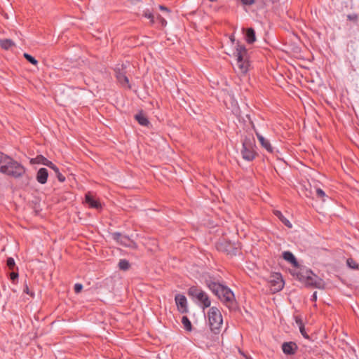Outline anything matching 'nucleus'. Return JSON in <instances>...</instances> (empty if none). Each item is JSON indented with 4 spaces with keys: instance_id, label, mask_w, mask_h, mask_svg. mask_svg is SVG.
Returning <instances> with one entry per match:
<instances>
[{
    "instance_id": "f257e3e1",
    "label": "nucleus",
    "mask_w": 359,
    "mask_h": 359,
    "mask_svg": "<svg viewBox=\"0 0 359 359\" xmlns=\"http://www.w3.org/2000/svg\"><path fill=\"white\" fill-rule=\"evenodd\" d=\"M205 285L230 310L236 309V300L233 292L226 285L215 281L210 278L206 279Z\"/></svg>"
},
{
    "instance_id": "f03ea898",
    "label": "nucleus",
    "mask_w": 359,
    "mask_h": 359,
    "mask_svg": "<svg viewBox=\"0 0 359 359\" xmlns=\"http://www.w3.org/2000/svg\"><path fill=\"white\" fill-rule=\"evenodd\" d=\"M242 149L241 151L242 157L247 161H252L257 156L255 139L252 134H248L242 137Z\"/></svg>"
},
{
    "instance_id": "7ed1b4c3",
    "label": "nucleus",
    "mask_w": 359,
    "mask_h": 359,
    "mask_svg": "<svg viewBox=\"0 0 359 359\" xmlns=\"http://www.w3.org/2000/svg\"><path fill=\"white\" fill-rule=\"evenodd\" d=\"M234 55L236 57L238 67L242 73H246L250 66L248 49L244 45L237 41Z\"/></svg>"
},
{
    "instance_id": "20e7f679",
    "label": "nucleus",
    "mask_w": 359,
    "mask_h": 359,
    "mask_svg": "<svg viewBox=\"0 0 359 359\" xmlns=\"http://www.w3.org/2000/svg\"><path fill=\"white\" fill-rule=\"evenodd\" d=\"M26 168L13 158L9 163L3 169L1 173L14 179L21 178L26 172Z\"/></svg>"
},
{
    "instance_id": "39448f33",
    "label": "nucleus",
    "mask_w": 359,
    "mask_h": 359,
    "mask_svg": "<svg viewBox=\"0 0 359 359\" xmlns=\"http://www.w3.org/2000/svg\"><path fill=\"white\" fill-rule=\"evenodd\" d=\"M210 328L215 334L219 333L223 323L222 313L218 308L212 306L208 312Z\"/></svg>"
},
{
    "instance_id": "423d86ee",
    "label": "nucleus",
    "mask_w": 359,
    "mask_h": 359,
    "mask_svg": "<svg viewBox=\"0 0 359 359\" xmlns=\"http://www.w3.org/2000/svg\"><path fill=\"white\" fill-rule=\"evenodd\" d=\"M187 294L193 299H196L201 303L204 310L210 306L211 301L205 292L197 286H191L188 289Z\"/></svg>"
},
{
    "instance_id": "0eeeda50",
    "label": "nucleus",
    "mask_w": 359,
    "mask_h": 359,
    "mask_svg": "<svg viewBox=\"0 0 359 359\" xmlns=\"http://www.w3.org/2000/svg\"><path fill=\"white\" fill-rule=\"evenodd\" d=\"M216 248L218 251L225 252L231 257L237 255L241 251L240 243H231L224 238L220 239L216 243Z\"/></svg>"
},
{
    "instance_id": "6e6552de",
    "label": "nucleus",
    "mask_w": 359,
    "mask_h": 359,
    "mask_svg": "<svg viewBox=\"0 0 359 359\" xmlns=\"http://www.w3.org/2000/svg\"><path fill=\"white\" fill-rule=\"evenodd\" d=\"M304 284L307 287H313L318 289L324 288V282L323 279L318 277L316 275H309L306 276Z\"/></svg>"
},
{
    "instance_id": "1a4fd4ad",
    "label": "nucleus",
    "mask_w": 359,
    "mask_h": 359,
    "mask_svg": "<svg viewBox=\"0 0 359 359\" xmlns=\"http://www.w3.org/2000/svg\"><path fill=\"white\" fill-rule=\"evenodd\" d=\"M175 301L180 313H187L189 312L187 297L184 294H176Z\"/></svg>"
},
{
    "instance_id": "9d476101",
    "label": "nucleus",
    "mask_w": 359,
    "mask_h": 359,
    "mask_svg": "<svg viewBox=\"0 0 359 359\" xmlns=\"http://www.w3.org/2000/svg\"><path fill=\"white\" fill-rule=\"evenodd\" d=\"M297 269V270L292 272V274L295 276L297 279L302 283L305 282L306 276H309V275H313V273L311 269H309L304 266H300L299 265V267Z\"/></svg>"
},
{
    "instance_id": "9b49d317",
    "label": "nucleus",
    "mask_w": 359,
    "mask_h": 359,
    "mask_svg": "<svg viewBox=\"0 0 359 359\" xmlns=\"http://www.w3.org/2000/svg\"><path fill=\"white\" fill-rule=\"evenodd\" d=\"M298 349V346L295 342L288 341L284 342L282 344L283 352L285 355H294Z\"/></svg>"
},
{
    "instance_id": "f8f14e48",
    "label": "nucleus",
    "mask_w": 359,
    "mask_h": 359,
    "mask_svg": "<svg viewBox=\"0 0 359 359\" xmlns=\"http://www.w3.org/2000/svg\"><path fill=\"white\" fill-rule=\"evenodd\" d=\"M85 201L91 208H95L97 210L102 208V205L100 201L96 199L90 192L86 194Z\"/></svg>"
},
{
    "instance_id": "ddd939ff",
    "label": "nucleus",
    "mask_w": 359,
    "mask_h": 359,
    "mask_svg": "<svg viewBox=\"0 0 359 359\" xmlns=\"http://www.w3.org/2000/svg\"><path fill=\"white\" fill-rule=\"evenodd\" d=\"M273 279L271 280V286L273 287V290L276 292L280 291L284 287V280L280 273H276L273 276Z\"/></svg>"
},
{
    "instance_id": "4468645a",
    "label": "nucleus",
    "mask_w": 359,
    "mask_h": 359,
    "mask_svg": "<svg viewBox=\"0 0 359 359\" xmlns=\"http://www.w3.org/2000/svg\"><path fill=\"white\" fill-rule=\"evenodd\" d=\"M257 137L261 144V146L265 149L269 153L273 154L274 148L271 146L269 140L264 137L262 135L256 132Z\"/></svg>"
},
{
    "instance_id": "2eb2a0df",
    "label": "nucleus",
    "mask_w": 359,
    "mask_h": 359,
    "mask_svg": "<svg viewBox=\"0 0 359 359\" xmlns=\"http://www.w3.org/2000/svg\"><path fill=\"white\" fill-rule=\"evenodd\" d=\"M48 177V171L45 168H41L36 172V180L41 184H45Z\"/></svg>"
},
{
    "instance_id": "dca6fc26",
    "label": "nucleus",
    "mask_w": 359,
    "mask_h": 359,
    "mask_svg": "<svg viewBox=\"0 0 359 359\" xmlns=\"http://www.w3.org/2000/svg\"><path fill=\"white\" fill-rule=\"evenodd\" d=\"M134 118L138 122V123L142 126L148 127L150 125V122L142 110L140 111L137 114L134 116Z\"/></svg>"
},
{
    "instance_id": "f3484780",
    "label": "nucleus",
    "mask_w": 359,
    "mask_h": 359,
    "mask_svg": "<svg viewBox=\"0 0 359 359\" xmlns=\"http://www.w3.org/2000/svg\"><path fill=\"white\" fill-rule=\"evenodd\" d=\"M243 32L245 34V39L246 41L252 44L256 41V35L255 31L252 27H248L246 29H243Z\"/></svg>"
},
{
    "instance_id": "a211bd4d",
    "label": "nucleus",
    "mask_w": 359,
    "mask_h": 359,
    "mask_svg": "<svg viewBox=\"0 0 359 359\" xmlns=\"http://www.w3.org/2000/svg\"><path fill=\"white\" fill-rule=\"evenodd\" d=\"M50 161L47 159L46 157H44L43 155H37L35 158H32L30 159L29 163L31 165L34 164H42L43 165H46L48 167L50 165H51Z\"/></svg>"
},
{
    "instance_id": "6ab92c4d",
    "label": "nucleus",
    "mask_w": 359,
    "mask_h": 359,
    "mask_svg": "<svg viewBox=\"0 0 359 359\" xmlns=\"http://www.w3.org/2000/svg\"><path fill=\"white\" fill-rule=\"evenodd\" d=\"M116 77L118 81L123 86H127L128 88H130L129 84V80L126 74L121 71V69L115 70Z\"/></svg>"
},
{
    "instance_id": "aec40b11",
    "label": "nucleus",
    "mask_w": 359,
    "mask_h": 359,
    "mask_svg": "<svg viewBox=\"0 0 359 359\" xmlns=\"http://www.w3.org/2000/svg\"><path fill=\"white\" fill-rule=\"evenodd\" d=\"M283 258L290 263L293 266L298 268L299 263L295 256L290 251H284L282 254Z\"/></svg>"
},
{
    "instance_id": "412c9836",
    "label": "nucleus",
    "mask_w": 359,
    "mask_h": 359,
    "mask_svg": "<svg viewBox=\"0 0 359 359\" xmlns=\"http://www.w3.org/2000/svg\"><path fill=\"white\" fill-rule=\"evenodd\" d=\"M274 215H276L284 225H285L288 228H292V224L291 222L284 217V215L282 214V212L280 210H275L273 211Z\"/></svg>"
},
{
    "instance_id": "4be33fe9",
    "label": "nucleus",
    "mask_w": 359,
    "mask_h": 359,
    "mask_svg": "<svg viewBox=\"0 0 359 359\" xmlns=\"http://www.w3.org/2000/svg\"><path fill=\"white\" fill-rule=\"evenodd\" d=\"M11 158H12L9 156L0 151V172H1L3 169L9 163Z\"/></svg>"
},
{
    "instance_id": "5701e85b",
    "label": "nucleus",
    "mask_w": 359,
    "mask_h": 359,
    "mask_svg": "<svg viewBox=\"0 0 359 359\" xmlns=\"http://www.w3.org/2000/svg\"><path fill=\"white\" fill-rule=\"evenodd\" d=\"M48 168L55 172L59 182H64L65 181V177L60 172L59 168L53 162H51V165H50Z\"/></svg>"
},
{
    "instance_id": "b1692460",
    "label": "nucleus",
    "mask_w": 359,
    "mask_h": 359,
    "mask_svg": "<svg viewBox=\"0 0 359 359\" xmlns=\"http://www.w3.org/2000/svg\"><path fill=\"white\" fill-rule=\"evenodd\" d=\"M15 46V43L10 39H4L0 40V47L4 50H8L11 47Z\"/></svg>"
},
{
    "instance_id": "393cba45",
    "label": "nucleus",
    "mask_w": 359,
    "mask_h": 359,
    "mask_svg": "<svg viewBox=\"0 0 359 359\" xmlns=\"http://www.w3.org/2000/svg\"><path fill=\"white\" fill-rule=\"evenodd\" d=\"M182 323L184 326V328L188 331V332H191L192 330V324L190 321V320L189 319V318L186 316H182Z\"/></svg>"
},
{
    "instance_id": "a878e982",
    "label": "nucleus",
    "mask_w": 359,
    "mask_h": 359,
    "mask_svg": "<svg viewBox=\"0 0 359 359\" xmlns=\"http://www.w3.org/2000/svg\"><path fill=\"white\" fill-rule=\"evenodd\" d=\"M142 16L149 19L150 24L154 25L155 22V17L154 13L149 9H145L143 11Z\"/></svg>"
},
{
    "instance_id": "bb28decb",
    "label": "nucleus",
    "mask_w": 359,
    "mask_h": 359,
    "mask_svg": "<svg viewBox=\"0 0 359 359\" xmlns=\"http://www.w3.org/2000/svg\"><path fill=\"white\" fill-rule=\"evenodd\" d=\"M118 266L119 269L123 271H127L130 267L129 262L126 259H120Z\"/></svg>"
},
{
    "instance_id": "cd10ccee",
    "label": "nucleus",
    "mask_w": 359,
    "mask_h": 359,
    "mask_svg": "<svg viewBox=\"0 0 359 359\" xmlns=\"http://www.w3.org/2000/svg\"><path fill=\"white\" fill-rule=\"evenodd\" d=\"M316 196L318 198L320 199L323 202L326 201V198H329L328 196L325 194V192L320 188H316Z\"/></svg>"
},
{
    "instance_id": "c85d7f7f",
    "label": "nucleus",
    "mask_w": 359,
    "mask_h": 359,
    "mask_svg": "<svg viewBox=\"0 0 359 359\" xmlns=\"http://www.w3.org/2000/svg\"><path fill=\"white\" fill-rule=\"evenodd\" d=\"M11 273L9 274L10 279L12 281L13 283H15L18 281V277H19L18 269H14V270H11Z\"/></svg>"
},
{
    "instance_id": "c756f323",
    "label": "nucleus",
    "mask_w": 359,
    "mask_h": 359,
    "mask_svg": "<svg viewBox=\"0 0 359 359\" xmlns=\"http://www.w3.org/2000/svg\"><path fill=\"white\" fill-rule=\"evenodd\" d=\"M347 266L352 269H358L359 264L353 259L348 258L346 260Z\"/></svg>"
},
{
    "instance_id": "7c9ffc66",
    "label": "nucleus",
    "mask_w": 359,
    "mask_h": 359,
    "mask_svg": "<svg viewBox=\"0 0 359 359\" xmlns=\"http://www.w3.org/2000/svg\"><path fill=\"white\" fill-rule=\"evenodd\" d=\"M6 266L9 270H14L18 269V266H16L14 259L12 257L7 258Z\"/></svg>"
},
{
    "instance_id": "2f4dec72",
    "label": "nucleus",
    "mask_w": 359,
    "mask_h": 359,
    "mask_svg": "<svg viewBox=\"0 0 359 359\" xmlns=\"http://www.w3.org/2000/svg\"><path fill=\"white\" fill-rule=\"evenodd\" d=\"M134 243V242L130 239L128 236H124L122 240L120 241V245H122L126 247H130V243Z\"/></svg>"
},
{
    "instance_id": "473e14b6",
    "label": "nucleus",
    "mask_w": 359,
    "mask_h": 359,
    "mask_svg": "<svg viewBox=\"0 0 359 359\" xmlns=\"http://www.w3.org/2000/svg\"><path fill=\"white\" fill-rule=\"evenodd\" d=\"M23 56L31 64H32L34 65H36L38 64L37 60H36L34 57L29 55V53H25L23 54Z\"/></svg>"
},
{
    "instance_id": "72a5a7b5",
    "label": "nucleus",
    "mask_w": 359,
    "mask_h": 359,
    "mask_svg": "<svg viewBox=\"0 0 359 359\" xmlns=\"http://www.w3.org/2000/svg\"><path fill=\"white\" fill-rule=\"evenodd\" d=\"M347 20L355 24H358L359 21V15L357 13L348 14L347 15Z\"/></svg>"
},
{
    "instance_id": "f704fd0d",
    "label": "nucleus",
    "mask_w": 359,
    "mask_h": 359,
    "mask_svg": "<svg viewBox=\"0 0 359 359\" xmlns=\"http://www.w3.org/2000/svg\"><path fill=\"white\" fill-rule=\"evenodd\" d=\"M123 236L120 232H114L111 233L112 238L120 244V241L122 240Z\"/></svg>"
},
{
    "instance_id": "c9c22d12",
    "label": "nucleus",
    "mask_w": 359,
    "mask_h": 359,
    "mask_svg": "<svg viewBox=\"0 0 359 359\" xmlns=\"http://www.w3.org/2000/svg\"><path fill=\"white\" fill-rule=\"evenodd\" d=\"M156 20L161 25V27H165L167 25L166 20L164 18H163L160 14H158L156 15Z\"/></svg>"
},
{
    "instance_id": "e433bc0d",
    "label": "nucleus",
    "mask_w": 359,
    "mask_h": 359,
    "mask_svg": "<svg viewBox=\"0 0 359 359\" xmlns=\"http://www.w3.org/2000/svg\"><path fill=\"white\" fill-rule=\"evenodd\" d=\"M23 292L30 295L32 297H34V293L29 290L28 284L27 283L26 281H25V283H24Z\"/></svg>"
},
{
    "instance_id": "4c0bfd02",
    "label": "nucleus",
    "mask_w": 359,
    "mask_h": 359,
    "mask_svg": "<svg viewBox=\"0 0 359 359\" xmlns=\"http://www.w3.org/2000/svg\"><path fill=\"white\" fill-rule=\"evenodd\" d=\"M83 290V285L81 283H76L74 286V292L76 294L80 293Z\"/></svg>"
},
{
    "instance_id": "58836bf2",
    "label": "nucleus",
    "mask_w": 359,
    "mask_h": 359,
    "mask_svg": "<svg viewBox=\"0 0 359 359\" xmlns=\"http://www.w3.org/2000/svg\"><path fill=\"white\" fill-rule=\"evenodd\" d=\"M295 323L298 325L299 327L304 326V323L300 316H294Z\"/></svg>"
},
{
    "instance_id": "ea45409f",
    "label": "nucleus",
    "mask_w": 359,
    "mask_h": 359,
    "mask_svg": "<svg viewBox=\"0 0 359 359\" xmlns=\"http://www.w3.org/2000/svg\"><path fill=\"white\" fill-rule=\"evenodd\" d=\"M299 328V331L302 334V335L305 338V339H309V336L307 334V333L306 332V330H305V327L304 325V326H302Z\"/></svg>"
},
{
    "instance_id": "a19ab883",
    "label": "nucleus",
    "mask_w": 359,
    "mask_h": 359,
    "mask_svg": "<svg viewBox=\"0 0 359 359\" xmlns=\"http://www.w3.org/2000/svg\"><path fill=\"white\" fill-rule=\"evenodd\" d=\"M159 9L162 11H166L168 13H170V10L166 7L165 6H163V5H159L158 6Z\"/></svg>"
},
{
    "instance_id": "79ce46f5",
    "label": "nucleus",
    "mask_w": 359,
    "mask_h": 359,
    "mask_svg": "<svg viewBox=\"0 0 359 359\" xmlns=\"http://www.w3.org/2000/svg\"><path fill=\"white\" fill-rule=\"evenodd\" d=\"M311 300L312 302H316L317 300V292H314L311 296Z\"/></svg>"
},
{
    "instance_id": "37998d69",
    "label": "nucleus",
    "mask_w": 359,
    "mask_h": 359,
    "mask_svg": "<svg viewBox=\"0 0 359 359\" xmlns=\"http://www.w3.org/2000/svg\"><path fill=\"white\" fill-rule=\"evenodd\" d=\"M131 4L136 5L138 3L141 2L142 0H128Z\"/></svg>"
},
{
    "instance_id": "c03bdc74",
    "label": "nucleus",
    "mask_w": 359,
    "mask_h": 359,
    "mask_svg": "<svg viewBox=\"0 0 359 359\" xmlns=\"http://www.w3.org/2000/svg\"><path fill=\"white\" fill-rule=\"evenodd\" d=\"M239 353L245 358H248L247 355L241 350H239Z\"/></svg>"
},
{
    "instance_id": "a18cd8bd",
    "label": "nucleus",
    "mask_w": 359,
    "mask_h": 359,
    "mask_svg": "<svg viewBox=\"0 0 359 359\" xmlns=\"http://www.w3.org/2000/svg\"><path fill=\"white\" fill-rule=\"evenodd\" d=\"M230 39H231V41L233 43L235 41V39H234V36H233V35H231V36H230Z\"/></svg>"
},
{
    "instance_id": "49530a36",
    "label": "nucleus",
    "mask_w": 359,
    "mask_h": 359,
    "mask_svg": "<svg viewBox=\"0 0 359 359\" xmlns=\"http://www.w3.org/2000/svg\"><path fill=\"white\" fill-rule=\"evenodd\" d=\"M210 2H216L217 0H209Z\"/></svg>"
}]
</instances>
